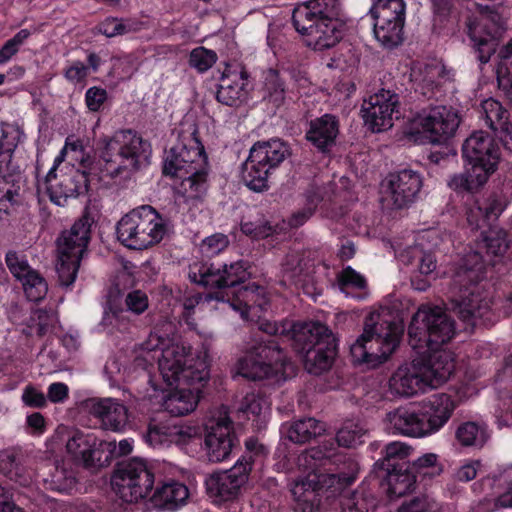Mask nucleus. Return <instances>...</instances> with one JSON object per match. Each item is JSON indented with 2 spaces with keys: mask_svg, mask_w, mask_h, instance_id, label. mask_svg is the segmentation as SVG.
Segmentation results:
<instances>
[{
  "mask_svg": "<svg viewBox=\"0 0 512 512\" xmlns=\"http://www.w3.org/2000/svg\"><path fill=\"white\" fill-rule=\"evenodd\" d=\"M188 497L189 489L184 482L168 478L156 487L151 499L156 505L173 510L183 505Z\"/></svg>",
  "mask_w": 512,
  "mask_h": 512,
  "instance_id": "obj_38",
  "label": "nucleus"
},
{
  "mask_svg": "<svg viewBox=\"0 0 512 512\" xmlns=\"http://www.w3.org/2000/svg\"><path fill=\"white\" fill-rule=\"evenodd\" d=\"M47 397L52 403H62L69 397V388L65 383L54 382L48 387Z\"/></svg>",
  "mask_w": 512,
  "mask_h": 512,
  "instance_id": "obj_61",
  "label": "nucleus"
},
{
  "mask_svg": "<svg viewBox=\"0 0 512 512\" xmlns=\"http://www.w3.org/2000/svg\"><path fill=\"white\" fill-rule=\"evenodd\" d=\"M403 334L402 321H395L389 315L370 313L365 319L363 333L350 346L352 361L372 368L381 365L395 352Z\"/></svg>",
  "mask_w": 512,
  "mask_h": 512,
  "instance_id": "obj_9",
  "label": "nucleus"
},
{
  "mask_svg": "<svg viewBox=\"0 0 512 512\" xmlns=\"http://www.w3.org/2000/svg\"><path fill=\"white\" fill-rule=\"evenodd\" d=\"M369 15L378 23H384L387 20L405 23L406 3L404 0H373Z\"/></svg>",
  "mask_w": 512,
  "mask_h": 512,
  "instance_id": "obj_45",
  "label": "nucleus"
},
{
  "mask_svg": "<svg viewBox=\"0 0 512 512\" xmlns=\"http://www.w3.org/2000/svg\"><path fill=\"white\" fill-rule=\"evenodd\" d=\"M63 76L69 83L76 85L84 83L89 76V73L87 72L85 63L80 60H76L64 68Z\"/></svg>",
  "mask_w": 512,
  "mask_h": 512,
  "instance_id": "obj_58",
  "label": "nucleus"
},
{
  "mask_svg": "<svg viewBox=\"0 0 512 512\" xmlns=\"http://www.w3.org/2000/svg\"><path fill=\"white\" fill-rule=\"evenodd\" d=\"M168 232L169 219L148 204L133 208L116 225L118 241L131 250L154 247Z\"/></svg>",
  "mask_w": 512,
  "mask_h": 512,
  "instance_id": "obj_13",
  "label": "nucleus"
},
{
  "mask_svg": "<svg viewBox=\"0 0 512 512\" xmlns=\"http://www.w3.org/2000/svg\"><path fill=\"white\" fill-rule=\"evenodd\" d=\"M507 207L503 196L491 195L483 203L475 201L466 209V222L471 231H476L486 223L495 221Z\"/></svg>",
  "mask_w": 512,
  "mask_h": 512,
  "instance_id": "obj_35",
  "label": "nucleus"
},
{
  "mask_svg": "<svg viewBox=\"0 0 512 512\" xmlns=\"http://www.w3.org/2000/svg\"><path fill=\"white\" fill-rule=\"evenodd\" d=\"M324 431L323 425L315 418L307 417L281 425V435L294 444H305Z\"/></svg>",
  "mask_w": 512,
  "mask_h": 512,
  "instance_id": "obj_39",
  "label": "nucleus"
},
{
  "mask_svg": "<svg viewBox=\"0 0 512 512\" xmlns=\"http://www.w3.org/2000/svg\"><path fill=\"white\" fill-rule=\"evenodd\" d=\"M465 172L454 175L449 187L457 193L473 194L483 187L497 170L500 147L497 141L483 131L473 132L462 145Z\"/></svg>",
  "mask_w": 512,
  "mask_h": 512,
  "instance_id": "obj_8",
  "label": "nucleus"
},
{
  "mask_svg": "<svg viewBox=\"0 0 512 512\" xmlns=\"http://www.w3.org/2000/svg\"><path fill=\"white\" fill-rule=\"evenodd\" d=\"M248 78L249 73L245 69L223 73L216 93L217 101L230 107L240 106L247 99Z\"/></svg>",
  "mask_w": 512,
  "mask_h": 512,
  "instance_id": "obj_34",
  "label": "nucleus"
},
{
  "mask_svg": "<svg viewBox=\"0 0 512 512\" xmlns=\"http://www.w3.org/2000/svg\"><path fill=\"white\" fill-rule=\"evenodd\" d=\"M66 450L85 468L101 469L111 464L115 441L100 439L94 432L76 430L68 439Z\"/></svg>",
  "mask_w": 512,
  "mask_h": 512,
  "instance_id": "obj_20",
  "label": "nucleus"
},
{
  "mask_svg": "<svg viewBox=\"0 0 512 512\" xmlns=\"http://www.w3.org/2000/svg\"><path fill=\"white\" fill-rule=\"evenodd\" d=\"M455 439L462 447L480 449L489 439L488 426L482 421H465L458 425Z\"/></svg>",
  "mask_w": 512,
  "mask_h": 512,
  "instance_id": "obj_40",
  "label": "nucleus"
},
{
  "mask_svg": "<svg viewBox=\"0 0 512 512\" xmlns=\"http://www.w3.org/2000/svg\"><path fill=\"white\" fill-rule=\"evenodd\" d=\"M263 100L275 108L284 104L286 95L291 91L292 77L289 71L270 68L263 75Z\"/></svg>",
  "mask_w": 512,
  "mask_h": 512,
  "instance_id": "obj_37",
  "label": "nucleus"
},
{
  "mask_svg": "<svg viewBox=\"0 0 512 512\" xmlns=\"http://www.w3.org/2000/svg\"><path fill=\"white\" fill-rule=\"evenodd\" d=\"M339 0H309L297 5L292 13L296 31L307 37L315 51L333 48L343 38Z\"/></svg>",
  "mask_w": 512,
  "mask_h": 512,
  "instance_id": "obj_7",
  "label": "nucleus"
},
{
  "mask_svg": "<svg viewBox=\"0 0 512 512\" xmlns=\"http://www.w3.org/2000/svg\"><path fill=\"white\" fill-rule=\"evenodd\" d=\"M497 481L499 485H506V491L496 499V506L501 508H512V466L507 467L500 473Z\"/></svg>",
  "mask_w": 512,
  "mask_h": 512,
  "instance_id": "obj_56",
  "label": "nucleus"
},
{
  "mask_svg": "<svg viewBox=\"0 0 512 512\" xmlns=\"http://www.w3.org/2000/svg\"><path fill=\"white\" fill-rule=\"evenodd\" d=\"M291 154L290 146L279 138L257 141L250 149L249 156L241 167L244 184L254 192L269 188L271 172Z\"/></svg>",
  "mask_w": 512,
  "mask_h": 512,
  "instance_id": "obj_17",
  "label": "nucleus"
},
{
  "mask_svg": "<svg viewBox=\"0 0 512 512\" xmlns=\"http://www.w3.org/2000/svg\"><path fill=\"white\" fill-rule=\"evenodd\" d=\"M385 425L387 431L393 435L413 438L427 436L416 403L400 406L387 413Z\"/></svg>",
  "mask_w": 512,
  "mask_h": 512,
  "instance_id": "obj_31",
  "label": "nucleus"
},
{
  "mask_svg": "<svg viewBox=\"0 0 512 512\" xmlns=\"http://www.w3.org/2000/svg\"><path fill=\"white\" fill-rule=\"evenodd\" d=\"M400 96L390 89H380L377 93L364 100L362 117L367 128L374 132H382L393 126V119H399Z\"/></svg>",
  "mask_w": 512,
  "mask_h": 512,
  "instance_id": "obj_22",
  "label": "nucleus"
},
{
  "mask_svg": "<svg viewBox=\"0 0 512 512\" xmlns=\"http://www.w3.org/2000/svg\"><path fill=\"white\" fill-rule=\"evenodd\" d=\"M385 181L387 188L383 200L388 201L394 209L410 207L418 199L423 186L421 173L411 168L391 172Z\"/></svg>",
  "mask_w": 512,
  "mask_h": 512,
  "instance_id": "obj_23",
  "label": "nucleus"
},
{
  "mask_svg": "<svg viewBox=\"0 0 512 512\" xmlns=\"http://www.w3.org/2000/svg\"><path fill=\"white\" fill-rule=\"evenodd\" d=\"M99 179H114L124 170H137L151 156V144L135 130L122 129L103 140Z\"/></svg>",
  "mask_w": 512,
  "mask_h": 512,
  "instance_id": "obj_11",
  "label": "nucleus"
},
{
  "mask_svg": "<svg viewBox=\"0 0 512 512\" xmlns=\"http://www.w3.org/2000/svg\"><path fill=\"white\" fill-rule=\"evenodd\" d=\"M416 91H419L427 99L438 100L444 95L440 80H433L430 77H424Z\"/></svg>",
  "mask_w": 512,
  "mask_h": 512,
  "instance_id": "obj_59",
  "label": "nucleus"
},
{
  "mask_svg": "<svg viewBox=\"0 0 512 512\" xmlns=\"http://www.w3.org/2000/svg\"><path fill=\"white\" fill-rule=\"evenodd\" d=\"M456 334L455 321L441 307L422 304L408 326V343L416 354L448 352L441 349Z\"/></svg>",
  "mask_w": 512,
  "mask_h": 512,
  "instance_id": "obj_12",
  "label": "nucleus"
},
{
  "mask_svg": "<svg viewBox=\"0 0 512 512\" xmlns=\"http://www.w3.org/2000/svg\"><path fill=\"white\" fill-rule=\"evenodd\" d=\"M497 67L499 89L512 102V39L500 50Z\"/></svg>",
  "mask_w": 512,
  "mask_h": 512,
  "instance_id": "obj_47",
  "label": "nucleus"
},
{
  "mask_svg": "<svg viewBox=\"0 0 512 512\" xmlns=\"http://www.w3.org/2000/svg\"><path fill=\"white\" fill-rule=\"evenodd\" d=\"M108 93L106 89L98 86L90 87L85 92V104L89 111H100L103 104L107 101Z\"/></svg>",
  "mask_w": 512,
  "mask_h": 512,
  "instance_id": "obj_57",
  "label": "nucleus"
},
{
  "mask_svg": "<svg viewBox=\"0 0 512 512\" xmlns=\"http://www.w3.org/2000/svg\"><path fill=\"white\" fill-rule=\"evenodd\" d=\"M486 125L496 134L505 149L512 151V124L509 121V112L502 104L494 99H487L482 103Z\"/></svg>",
  "mask_w": 512,
  "mask_h": 512,
  "instance_id": "obj_36",
  "label": "nucleus"
},
{
  "mask_svg": "<svg viewBox=\"0 0 512 512\" xmlns=\"http://www.w3.org/2000/svg\"><path fill=\"white\" fill-rule=\"evenodd\" d=\"M410 469L417 475V482L424 483V486L443 471L442 465L438 463V456L434 453H426L410 461Z\"/></svg>",
  "mask_w": 512,
  "mask_h": 512,
  "instance_id": "obj_48",
  "label": "nucleus"
},
{
  "mask_svg": "<svg viewBox=\"0 0 512 512\" xmlns=\"http://www.w3.org/2000/svg\"><path fill=\"white\" fill-rule=\"evenodd\" d=\"M172 345H184L183 343L174 342L169 338H164L159 335L156 331L150 333L146 342L142 344V348L146 351L145 355H137L133 361L135 369H141L147 376V381L154 391L163 390L161 382H159L155 375H152L151 371L154 368V361L162 358V351L164 348Z\"/></svg>",
  "mask_w": 512,
  "mask_h": 512,
  "instance_id": "obj_33",
  "label": "nucleus"
},
{
  "mask_svg": "<svg viewBox=\"0 0 512 512\" xmlns=\"http://www.w3.org/2000/svg\"><path fill=\"white\" fill-rule=\"evenodd\" d=\"M229 245L228 236L223 233H215L206 237L201 244V251L207 257H213L224 251Z\"/></svg>",
  "mask_w": 512,
  "mask_h": 512,
  "instance_id": "obj_54",
  "label": "nucleus"
},
{
  "mask_svg": "<svg viewBox=\"0 0 512 512\" xmlns=\"http://www.w3.org/2000/svg\"><path fill=\"white\" fill-rule=\"evenodd\" d=\"M322 200L323 197L317 188L308 189L305 193L304 207L294 212L287 221L279 222L282 234L285 235L291 228H299L304 225L314 214Z\"/></svg>",
  "mask_w": 512,
  "mask_h": 512,
  "instance_id": "obj_42",
  "label": "nucleus"
},
{
  "mask_svg": "<svg viewBox=\"0 0 512 512\" xmlns=\"http://www.w3.org/2000/svg\"><path fill=\"white\" fill-rule=\"evenodd\" d=\"M85 408L105 430L122 432L128 424L127 407L118 399L89 398L85 401Z\"/></svg>",
  "mask_w": 512,
  "mask_h": 512,
  "instance_id": "obj_29",
  "label": "nucleus"
},
{
  "mask_svg": "<svg viewBox=\"0 0 512 512\" xmlns=\"http://www.w3.org/2000/svg\"><path fill=\"white\" fill-rule=\"evenodd\" d=\"M364 432L359 423L345 421L335 438L325 439L301 455L299 461L310 471L291 489L296 511L324 512L356 481L358 462L338 448L361 444Z\"/></svg>",
  "mask_w": 512,
  "mask_h": 512,
  "instance_id": "obj_2",
  "label": "nucleus"
},
{
  "mask_svg": "<svg viewBox=\"0 0 512 512\" xmlns=\"http://www.w3.org/2000/svg\"><path fill=\"white\" fill-rule=\"evenodd\" d=\"M154 482L152 470L139 458L118 462L111 480L116 494L127 503L147 498L152 493Z\"/></svg>",
  "mask_w": 512,
  "mask_h": 512,
  "instance_id": "obj_19",
  "label": "nucleus"
},
{
  "mask_svg": "<svg viewBox=\"0 0 512 512\" xmlns=\"http://www.w3.org/2000/svg\"><path fill=\"white\" fill-rule=\"evenodd\" d=\"M435 16L446 19L453 8V0H430Z\"/></svg>",
  "mask_w": 512,
  "mask_h": 512,
  "instance_id": "obj_64",
  "label": "nucleus"
},
{
  "mask_svg": "<svg viewBox=\"0 0 512 512\" xmlns=\"http://www.w3.org/2000/svg\"><path fill=\"white\" fill-rule=\"evenodd\" d=\"M283 268L285 273H290V278L293 279L300 277L304 271L302 259L294 254L287 255Z\"/></svg>",
  "mask_w": 512,
  "mask_h": 512,
  "instance_id": "obj_62",
  "label": "nucleus"
},
{
  "mask_svg": "<svg viewBox=\"0 0 512 512\" xmlns=\"http://www.w3.org/2000/svg\"><path fill=\"white\" fill-rule=\"evenodd\" d=\"M75 258L76 256L69 254L67 256L59 254V263L56 270L59 284L64 288H70L76 280L82 258L77 260Z\"/></svg>",
  "mask_w": 512,
  "mask_h": 512,
  "instance_id": "obj_51",
  "label": "nucleus"
},
{
  "mask_svg": "<svg viewBox=\"0 0 512 512\" xmlns=\"http://www.w3.org/2000/svg\"><path fill=\"white\" fill-rule=\"evenodd\" d=\"M43 483L47 490L70 494L77 484L76 473L71 467L56 463L49 468Z\"/></svg>",
  "mask_w": 512,
  "mask_h": 512,
  "instance_id": "obj_41",
  "label": "nucleus"
},
{
  "mask_svg": "<svg viewBox=\"0 0 512 512\" xmlns=\"http://www.w3.org/2000/svg\"><path fill=\"white\" fill-rule=\"evenodd\" d=\"M259 330L266 338L253 343L238 361V373L249 380L284 377L291 365L286 351L288 345L303 360L309 374L321 375L329 371L338 355V338L319 321L264 320L259 323Z\"/></svg>",
  "mask_w": 512,
  "mask_h": 512,
  "instance_id": "obj_1",
  "label": "nucleus"
},
{
  "mask_svg": "<svg viewBox=\"0 0 512 512\" xmlns=\"http://www.w3.org/2000/svg\"><path fill=\"white\" fill-rule=\"evenodd\" d=\"M163 174L181 182L178 193L188 200L202 199L208 190V157L196 123L183 124L176 144L165 151Z\"/></svg>",
  "mask_w": 512,
  "mask_h": 512,
  "instance_id": "obj_6",
  "label": "nucleus"
},
{
  "mask_svg": "<svg viewBox=\"0 0 512 512\" xmlns=\"http://www.w3.org/2000/svg\"><path fill=\"white\" fill-rule=\"evenodd\" d=\"M511 243L507 230L489 226L461 258L450 285L452 309L461 320L475 325L477 319H489L492 297L485 280L508 254Z\"/></svg>",
  "mask_w": 512,
  "mask_h": 512,
  "instance_id": "obj_3",
  "label": "nucleus"
},
{
  "mask_svg": "<svg viewBox=\"0 0 512 512\" xmlns=\"http://www.w3.org/2000/svg\"><path fill=\"white\" fill-rule=\"evenodd\" d=\"M205 450L209 461L221 462L229 457L233 448L239 445L234 432L233 421L225 415L211 427L204 438Z\"/></svg>",
  "mask_w": 512,
  "mask_h": 512,
  "instance_id": "obj_28",
  "label": "nucleus"
},
{
  "mask_svg": "<svg viewBox=\"0 0 512 512\" xmlns=\"http://www.w3.org/2000/svg\"><path fill=\"white\" fill-rule=\"evenodd\" d=\"M404 25L405 23L393 20H387L384 23L373 21L375 39L383 48L392 50L400 46L404 41Z\"/></svg>",
  "mask_w": 512,
  "mask_h": 512,
  "instance_id": "obj_46",
  "label": "nucleus"
},
{
  "mask_svg": "<svg viewBox=\"0 0 512 512\" xmlns=\"http://www.w3.org/2000/svg\"><path fill=\"white\" fill-rule=\"evenodd\" d=\"M134 31L135 23L129 18L108 16L95 26V33L107 38L123 36Z\"/></svg>",
  "mask_w": 512,
  "mask_h": 512,
  "instance_id": "obj_49",
  "label": "nucleus"
},
{
  "mask_svg": "<svg viewBox=\"0 0 512 512\" xmlns=\"http://www.w3.org/2000/svg\"><path fill=\"white\" fill-rule=\"evenodd\" d=\"M241 232L254 239V240H262L268 237L278 239V236L282 234L280 231L279 222L276 224H271L268 221L265 222H241L240 224Z\"/></svg>",
  "mask_w": 512,
  "mask_h": 512,
  "instance_id": "obj_50",
  "label": "nucleus"
},
{
  "mask_svg": "<svg viewBox=\"0 0 512 512\" xmlns=\"http://www.w3.org/2000/svg\"><path fill=\"white\" fill-rule=\"evenodd\" d=\"M31 36L28 29H21L12 38L7 40L0 48V65L9 61L16 55L25 41Z\"/></svg>",
  "mask_w": 512,
  "mask_h": 512,
  "instance_id": "obj_53",
  "label": "nucleus"
},
{
  "mask_svg": "<svg viewBox=\"0 0 512 512\" xmlns=\"http://www.w3.org/2000/svg\"><path fill=\"white\" fill-rule=\"evenodd\" d=\"M159 376L163 407L171 416L188 415L197 407L203 397V388L209 381V365L205 358L192 356V349L186 345H172L164 348L159 360Z\"/></svg>",
  "mask_w": 512,
  "mask_h": 512,
  "instance_id": "obj_5",
  "label": "nucleus"
},
{
  "mask_svg": "<svg viewBox=\"0 0 512 512\" xmlns=\"http://www.w3.org/2000/svg\"><path fill=\"white\" fill-rule=\"evenodd\" d=\"M245 453L227 470L216 471L205 480L208 496L218 505L238 499L257 459L264 458L267 448L256 437L245 440Z\"/></svg>",
  "mask_w": 512,
  "mask_h": 512,
  "instance_id": "obj_14",
  "label": "nucleus"
},
{
  "mask_svg": "<svg viewBox=\"0 0 512 512\" xmlns=\"http://www.w3.org/2000/svg\"><path fill=\"white\" fill-rule=\"evenodd\" d=\"M427 436L440 431L457 407L456 400L447 393H435L416 403Z\"/></svg>",
  "mask_w": 512,
  "mask_h": 512,
  "instance_id": "obj_25",
  "label": "nucleus"
},
{
  "mask_svg": "<svg viewBox=\"0 0 512 512\" xmlns=\"http://www.w3.org/2000/svg\"><path fill=\"white\" fill-rule=\"evenodd\" d=\"M93 224V217L85 212L73 223L70 229L64 230L57 239L59 254L76 256V260L82 258L91 240Z\"/></svg>",
  "mask_w": 512,
  "mask_h": 512,
  "instance_id": "obj_30",
  "label": "nucleus"
},
{
  "mask_svg": "<svg viewBox=\"0 0 512 512\" xmlns=\"http://www.w3.org/2000/svg\"><path fill=\"white\" fill-rule=\"evenodd\" d=\"M411 452L410 446L393 441L384 446L381 458L374 464L377 484L389 499L402 497L415 489L417 475L410 469Z\"/></svg>",
  "mask_w": 512,
  "mask_h": 512,
  "instance_id": "obj_15",
  "label": "nucleus"
},
{
  "mask_svg": "<svg viewBox=\"0 0 512 512\" xmlns=\"http://www.w3.org/2000/svg\"><path fill=\"white\" fill-rule=\"evenodd\" d=\"M5 262L11 274L22 284L29 301L37 303L44 299L48 291L47 282L38 271L31 268L26 259L20 258L15 251H9Z\"/></svg>",
  "mask_w": 512,
  "mask_h": 512,
  "instance_id": "obj_27",
  "label": "nucleus"
},
{
  "mask_svg": "<svg viewBox=\"0 0 512 512\" xmlns=\"http://www.w3.org/2000/svg\"><path fill=\"white\" fill-rule=\"evenodd\" d=\"M144 438L153 447L175 444L186 453L195 452L202 445L198 427L179 423L150 422Z\"/></svg>",
  "mask_w": 512,
  "mask_h": 512,
  "instance_id": "obj_21",
  "label": "nucleus"
},
{
  "mask_svg": "<svg viewBox=\"0 0 512 512\" xmlns=\"http://www.w3.org/2000/svg\"><path fill=\"white\" fill-rule=\"evenodd\" d=\"M18 135L3 131L0 138V221H9L20 204L22 172L13 159Z\"/></svg>",
  "mask_w": 512,
  "mask_h": 512,
  "instance_id": "obj_18",
  "label": "nucleus"
},
{
  "mask_svg": "<svg viewBox=\"0 0 512 512\" xmlns=\"http://www.w3.org/2000/svg\"><path fill=\"white\" fill-rule=\"evenodd\" d=\"M337 284L341 292L346 296L357 300H363L367 296V280L366 278L353 269L347 266L342 269L337 275Z\"/></svg>",
  "mask_w": 512,
  "mask_h": 512,
  "instance_id": "obj_43",
  "label": "nucleus"
},
{
  "mask_svg": "<svg viewBox=\"0 0 512 512\" xmlns=\"http://www.w3.org/2000/svg\"><path fill=\"white\" fill-rule=\"evenodd\" d=\"M126 310L140 315L149 307V299L147 294L139 289L128 292L125 296Z\"/></svg>",
  "mask_w": 512,
  "mask_h": 512,
  "instance_id": "obj_55",
  "label": "nucleus"
},
{
  "mask_svg": "<svg viewBox=\"0 0 512 512\" xmlns=\"http://www.w3.org/2000/svg\"><path fill=\"white\" fill-rule=\"evenodd\" d=\"M22 400L29 407L42 408L46 405L45 395L31 386L24 390Z\"/></svg>",
  "mask_w": 512,
  "mask_h": 512,
  "instance_id": "obj_60",
  "label": "nucleus"
},
{
  "mask_svg": "<svg viewBox=\"0 0 512 512\" xmlns=\"http://www.w3.org/2000/svg\"><path fill=\"white\" fill-rule=\"evenodd\" d=\"M455 369L452 352L431 355L416 354L409 366L399 367L389 380L393 393L411 397L426 388H436L446 382Z\"/></svg>",
  "mask_w": 512,
  "mask_h": 512,
  "instance_id": "obj_10",
  "label": "nucleus"
},
{
  "mask_svg": "<svg viewBox=\"0 0 512 512\" xmlns=\"http://www.w3.org/2000/svg\"><path fill=\"white\" fill-rule=\"evenodd\" d=\"M0 470L11 481L28 486L32 481L31 471L25 466L22 455L10 452L0 457Z\"/></svg>",
  "mask_w": 512,
  "mask_h": 512,
  "instance_id": "obj_44",
  "label": "nucleus"
},
{
  "mask_svg": "<svg viewBox=\"0 0 512 512\" xmlns=\"http://www.w3.org/2000/svg\"><path fill=\"white\" fill-rule=\"evenodd\" d=\"M88 159L82 158L81 165L83 170L74 169L70 173L64 174L59 181L48 187V197L50 201L58 206H64L68 199L78 198L88 193L90 182L92 180L91 168L87 170L86 162Z\"/></svg>",
  "mask_w": 512,
  "mask_h": 512,
  "instance_id": "obj_26",
  "label": "nucleus"
},
{
  "mask_svg": "<svg viewBox=\"0 0 512 512\" xmlns=\"http://www.w3.org/2000/svg\"><path fill=\"white\" fill-rule=\"evenodd\" d=\"M479 461H474L462 465L456 473L457 480L461 482H468L473 480L477 475V468L479 467Z\"/></svg>",
  "mask_w": 512,
  "mask_h": 512,
  "instance_id": "obj_63",
  "label": "nucleus"
},
{
  "mask_svg": "<svg viewBox=\"0 0 512 512\" xmlns=\"http://www.w3.org/2000/svg\"><path fill=\"white\" fill-rule=\"evenodd\" d=\"M459 124L458 113L452 107L428 106L413 115L405 134L416 144L443 145L455 135Z\"/></svg>",
  "mask_w": 512,
  "mask_h": 512,
  "instance_id": "obj_16",
  "label": "nucleus"
},
{
  "mask_svg": "<svg viewBox=\"0 0 512 512\" xmlns=\"http://www.w3.org/2000/svg\"><path fill=\"white\" fill-rule=\"evenodd\" d=\"M250 264L246 260L216 264L195 263L190 266L189 280L204 288L216 289L207 296L229 306L240 313L245 321H254L270 307V298L265 287L255 283L242 285L251 277Z\"/></svg>",
  "mask_w": 512,
  "mask_h": 512,
  "instance_id": "obj_4",
  "label": "nucleus"
},
{
  "mask_svg": "<svg viewBox=\"0 0 512 512\" xmlns=\"http://www.w3.org/2000/svg\"><path fill=\"white\" fill-rule=\"evenodd\" d=\"M340 135V118L332 113L307 120L305 127V140L318 153L330 155L337 144Z\"/></svg>",
  "mask_w": 512,
  "mask_h": 512,
  "instance_id": "obj_24",
  "label": "nucleus"
},
{
  "mask_svg": "<svg viewBox=\"0 0 512 512\" xmlns=\"http://www.w3.org/2000/svg\"><path fill=\"white\" fill-rule=\"evenodd\" d=\"M466 33L476 59L481 64L488 63L491 56L496 52L498 45L495 24L487 20L469 21Z\"/></svg>",
  "mask_w": 512,
  "mask_h": 512,
  "instance_id": "obj_32",
  "label": "nucleus"
},
{
  "mask_svg": "<svg viewBox=\"0 0 512 512\" xmlns=\"http://www.w3.org/2000/svg\"><path fill=\"white\" fill-rule=\"evenodd\" d=\"M217 59L218 56L215 51L199 46L190 52L188 63L190 67L203 73L209 70L216 63Z\"/></svg>",
  "mask_w": 512,
  "mask_h": 512,
  "instance_id": "obj_52",
  "label": "nucleus"
}]
</instances>
